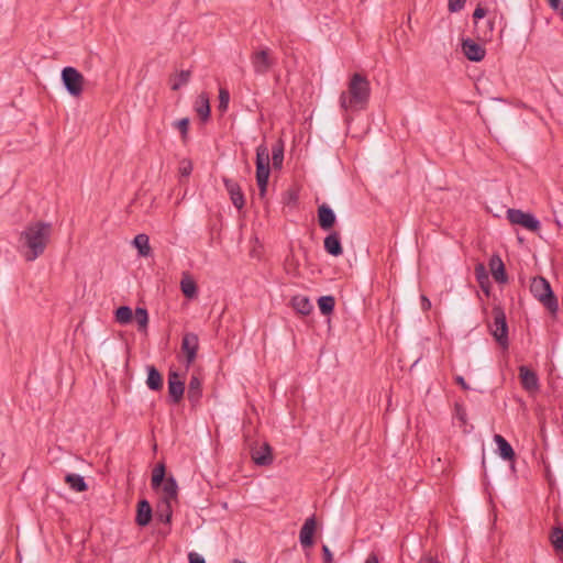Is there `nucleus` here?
Returning <instances> with one entry per match:
<instances>
[{
	"label": "nucleus",
	"instance_id": "423d86ee",
	"mask_svg": "<svg viewBox=\"0 0 563 563\" xmlns=\"http://www.w3.org/2000/svg\"><path fill=\"white\" fill-rule=\"evenodd\" d=\"M251 64L256 75H266L275 65L276 58L268 47H263L251 55Z\"/></svg>",
	"mask_w": 563,
	"mask_h": 563
},
{
	"label": "nucleus",
	"instance_id": "2f4dec72",
	"mask_svg": "<svg viewBox=\"0 0 563 563\" xmlns=\"http://www.w3.org/2000/svg\"><path fill=\"white\" fill-rule=\"evenodd\" d=\"M165 472H166V468H165L164 463H158L154 467L153 473H152V487L154 489L158 488L163 484V482L166 479Z\"/></svg>",
	"mask_w": 563,
	"mask_h": 563
},
{
	"label": "nucleus",
	"instance_id": "c85d7f7f",
	"mask_svg": "<svg viewBox=\"0 0 563 563\" xmlns=\"http://www.w3.org/2000/svg\"><path fill=\"white\" fill-rule=\"evenodd\" d=\"M550 542L556 552H563V528L553 527L550 533Z\"/></svg>",
	"mask_w": 563,
	"mask_h": 563
},
{
	"label": "nucleus",
	"instance_id": "2eb2a0df",
	"mask_svg": "<svg viewBox=\"0 0 563 563\" xmlns=\"http://www.w3.org/2000/svg\"><path fill=\"white\" fill-rule=\"evenodd\" d=\"M323 246L325 252L334 257L343 254L340 234L336 231H332L329 235L325 236Z\"/></svg>",
	"mask_w": 563,
	"mask_h": 563
},
{
	"label": "nucleus",
	"instance_id": "de8ad7c7",
	"mask_svg": "<svg viewBox=\"0 0 563 563\" xmlns=\"http://www.w3.org/2000/svg\"><path fill=\"white\" fill-rule=\"evenodd\" d=\"M454 379H455V383L457 385H460L464 390H468L470 389L468 384L465 382V379L462 376L457 375V376H455Z\"/></svg>",
	"mask_w": 563,
	"mask_h": 563
},
{
	"label": "nucleus",
	"instance_id": "13d9d810",
	"mask_svg": "<svg viewBox=\"0 0 563 563\" xmlns=\"http://www.w3.org/2000/svg\"><path fill=\"white\" fill-rule=\"evenodd\" d=\"M488 24H489V27H490V31H492V30H493V24H494V23H493L492 21H489V22H488Z\"/></svg>",
	"mask_w": 563,
	"mask_h": 563
},
{
	"label": "nucleus",
	"instance_id": "b1692460",
	"mask_svg": "<svg viewBox=\"0 0 563 563\" xmlns=\"http://www.w3.org/2000/svg\"><path fill=\"white\" fill-rule=\"evenodd\" d=\"M180 289L184 296L188 299H192L198 295V287L195 279L188 274L184 273L180 280Z\"/></svg>",
	"mask_w": 563,
	"mask_h": 563
},
{
	"label": "nucleus",
	"instance_id": "09e8293b",
	"mask_svg": "<svg viewBox=\"0 0 563 563\" xmlns=\"http://www.w3.org/2000/svg\"><path fill=\"white\" fill-rule=\"evenodd\" d=\"M419 563H438V559L432 555H424L420 559Z\"/></svg>",
	"mask_w": 563,
	"mask_h": 563
},
{
	"label": "nucleus",
	"instance_id": "393cba45",
	"mask_svg": "<svg viewBox=\"0 0 563 563\" xmlns=\"http://www.w3.org/2000/svg\"><path fill=\"white\" fill-rule=\"evenodd\" d=\"M164 499L163 501L176 500L178 496V484L173 476H168L163 484Z\"/></svg>",
	"mask_w": 563,
	"mask_h": 563
},
{
	"label": "nucleus",
	"instance_id": "f3484780",
	"mask_svg": "<svg viewBox=\"0 0 563 563\" xmlns=\"http://www.w3.org/2000/svg\"><path fill=\"white\" fill-rule=\"evenodd\" d=\"M153 511L151 504L146 499L137 503L135 522L140 527H146L152 520Z\"/></svg>",
	"mask_w": 563,
	"mask_h": 563
},
{
	"label": "nucleus",
	"instance_id": "f03ea898",
	"mask_svg": "<svg viewBox=\"0 0 563 563\" xmlns=\"http://www.w3.org/2000/svg\"><path fill=\"white\" fill-rule=\"evenodd\" d=\"M371 97V84L368 79L355 73L351 76L347 90L342 91L339 98L340 107L345 112H357L365 110Z\"/></svg>",
	"mask_w": 563,
	"mask_h": 563
},
{
	"label": "nucleus",
	"instance_id": "ea45409f",
	"mask_svg": "<svg viewBox=\"0 0 563 563\" xmlns=\"http://www.w3.org/2000/svg\"><path fill=\"white\" fill-rule=\"evenodd\" d=\"M230 101V93L227 89L219 90V110L227 111Z\"/></svg>",
	"mask_w": 563,
	"mask_h": 563
},
{
	"label": "nucleus",
	"instance_id": "cd10ccee",
	"mask_svg": "<svg viewBox=\"0 0 563 563\" xmlns=\"http://www.w3.org/2000/svg\"><path fill=\"white\" fill-rule=\"evenodd\" d=\"M134 246L137 249L139 254L147 256L151 253L150 239L146 234H137L133 240Z\"/></svg>",
	"mask_w": 563,
	"mask_h": 563
},
{
	"label": "nucleus",
	"instance_id": "bb28decb",
	"mask_svg": "<svg viewBox=\"0 0 563 563\" xmlns=\"http://www.w3.org/2000/svg\"><path fill=\"white\" fill-rule=\"evenodd\" d=\"M65 483L69 486L70 489H73L76 493H82L88 489V485L85 482V478L79 474H66Z\"/></svg>",
	"mask_w": 563,
	"mask_h": 563
},
{
	"label": "nucleus",
	"instance_id": "a19ab883",
	"mask_svg": "<svg viewBox=\"0 0 563 563\" xmlns=\"http://www.w3.org/2000/svg\"><path fill=\"white\" fill-rule=\"evenodd\" d=\"M454 416L455 418L462 423V424H466V421H467V413H466V409L463 405L456 402L455 406H454Z\"/></svg>",
	"mask_w": 563,
	"mask_h": 563
},
{
	"label": "nucleus",
	"instance_id": "9d476101",
	"mask_svg": "<svg viewBox=\"0 0 563 563\" xmlns=\"http://www.w3.org/2000/svg\"><path fill=\"white\" fill-rule=\"evenodd\" d=\"M317 529L316 515L307 518L299 532V541L302 548H311L314 543L313 536Z\"/></svg>",
	"mask_w": 563,
	"mask_h": 563
},
{
	"label": "nucleus",
	"instance_id": "8fccbe9b",
	"mask_svg": "<svg viewBox=\"0 0 563 563\" xmlns=\"http://www.w3.org/2000/svg\"><path fill=\"white\" fill-rule=\"evenodd\" d=\"M365 563H379L377 554L374 552H371L367 555Z\"/></svg>",
	"mask_w": 563,
	"mask_h": 563
},
{
	"label": "nucleus",
	"instance_id": "4468645a",
	"mask_svg": "<svg viewBox=\"0 0 563 563\" xmlns=\"http://www.w3.org/2000/svg\"><path fill=\"white\" fill-rule=\"evenodd\" d=\"M336 221L334 211L327 205L323 203L318 208V223L322 230H330L333 228Z\"/></svg>",
	"mask_w": 563,
	"mask_h": 563
},
{
	"label": "nucleus",
	"instance_id": "3c124183",
	"mask_svg": "<svg viewBox=\"0 0 563 563\" xmlns=\"http://www.w3.org/2000/svg\"><path fill=\"white\" fill-rule=\"evenodd\" d=\"M550 7L554 10L560 9V0H548Z\"/></svg>",
	"mask_w": 563,
	"mask_h": 563
},
{
	"label": "nucleus",
	"instance_id": "e433bc0d",
	"mask_svg": "<svg viewBox=\"0 0 563 563\" xmlns=\"http://www.w3.org/2000/svg\"><path fill=\"white\" fill-rule=\"evenodd\" d=\"M269 165V150L262 143L256 147V165Z\"/></svg>",
	"mask_w": 563,
	"mask_h": 563
},
{
	"label": "nucleus",
	"instance_id": "c756f323",
	"mask_svg": "<svg viewBox=\"0 0 563 563\" xmlns=\"http://www.w3.org/2000/svg\"><path fill=\"white\" fill-rule=\"evenodd\" d=\"M318 307L323 316H329L333 312L335 307V299L333 296H321L318 299Z\"/></svg>",
	"mask_w": 563,
	"mask_h": 563
},
{
	"label": "nucleus",
	"instance_id": "58836bf2",
	"mask_svg": "<svg viewBox=\"0 0 563 563\" xmlns=\"http://www.w3.org/2000/svg\"><path fill=\"white\" fill-rule=\"evenodd\" d=\"M475 276H476V279H477L479 286H483V283H489L488 274L483 264H477L475 266Z\"/></svg>",
	"mask_w": 563,
	"mask_h": 563
},
{
	"label": "nucleus",
	"instance_id": "9b49d317",
	"mask_svg": "<svg viewBox=\"0 0 563 563\" xmlns=\"http://www.w3.org/2000/svg\"><path fill=\"white\" fill-rule=\"evenodd\" d=\"M462 52L472 62H481L486 55L485 48L471 38L462 40Z\"/></svg>",
	"mask_w": 563,
	"mask_h": 563
},
{
	"label": "nucleus",
	"instance_id": "c9c22d12",
	"mask_svg": "<svg viewBox=\"0 0 563 563\" xmlns=\"http://www.w3.org/2000/svg\"><path fill=\"white\" fill-rule=\"evenodd\" d=\"M191 73L190 70H181L179 74L175 76L174 79H172V90L176 91L179 90L183 86L188 84L190 79Z\"/></svg>",
	"mask_w": 563,
	"mask_h": 563
},
{
	"label": "nucleus",
	"instance_id": "ddd939ff",
	"mask_svg": "<svg viewBox=\"0 0 563 563\" xmlns=\"http://www.w3.org/2000/svg\"><path fill=\"white\" fill-rule=\"evenodd\" d=\"M519 377L523 389L534 391L539 388V378L536 372L522 365L519 367Z\"/></svg>",
	"mask_w": 563,
	"mask_h": 563
},
{
	"label": "nucleus",
	"instance_id": "c03bdc74",
	"mask_svg": "<svg viewBox=\"0 0 563 563\" xmlns=\"http://www.w3.org/2000/svg\"><path fill=\"white\" fill-rule=\"evenodd\" d=\"M322 556H323V563H332L333 556L328 545H322Z\"/></svg>",
	"mask_w": 563,
	"mask_h": 563
},
{
	"label": "nucleus",
	"instance_id": "dca6fc26",
	"mask_svg": "<svg viewBox=\"0 0 563 563\" xmlns=\"http://www.w3.org/2000/svg\"><path fill=\"white\" fill-rule=\"evenodd\" d=\"M252 460L256 465L267 466L273 463L272 448L268 443H264L258 449L252 450Z\"/></svg>",
	"mask_w": 563,
	"mask_h": 563
},
{
	"label": "nucleus",
	"instance_id": "4c0bfd02",
	"mask_svg": "<svg viewBox=\"0 0 563 563\" xmlns=\"http://www.w3.org/2000/svg\"><path fill=\"white\" fill-rule=\"evenodd\" d=\"M189 123L190 122L188 118H183L173 123V125L180 132L183 141L187 140Z\"/></svg>",
	"mask_w": 563,
	"mask_h": 563
},
{
	"label": "nucleus",
	"instance_id": "a878e982",
	"mask_svg": "<svg viewBox=\"0 0 563 563\" xmlns=\"http://www.w3.org/2000/svg\"><path fill=\"white\" fill-rule=\"evenodd\" d=\"M195 110L202 121L210 118V102L206 93H200L195 102Z\"/></svg>",
	"mask_w": 563,
	"mask_h": 563
},
{
	"label": "nucleus",
	"instance_id": "6e6d98bb",
	"mask_svg": "<svg viewBox=\"0 0 563 563\" xmlns=\"http://www.w3.org/2000/svg\"><path fill=\"white\" fill-rule=\"evenodd\" d=\"M423 300L426 301L424 306H430V301L427 298H423Z\"/></svg>",
	"mask_w": 563,
	"mask_h": 563
},
{
	"label": "nucleus",
	"instance_id": "473e14b6",
	"mask_svg": "<svg viewBox=\"0 0 563 563\" xmlns=\"http://www.w3.org/2000/svg\"><path fill=\"white\" fill-rule=\"evenodd\" d=\"M272 161L274 168H280L284 161V144L282 141H277L272 148Z\"/></svg>",
	"mask_w": 563,
	"mask_h": 563
},
{
	"label": "nucleus",
	"instance_id": "72a5a7b5",
	"mask_svg": "<svg viewBox=\"0 0 563 563\" xmlns=\"http://www.w3.org/2000/svg\"><path fill=\"white\" fill-rule=\"evenodd\" d=\"M173 515L172 505L169 501H162L159 505V509L156 514V519L164 522V523H170Z\"/></svg>",
	"mask_w": 563,
	"mask_h": 563
},
{
	"label": "nucleus",
	"instance_id": "4d7b16f0",
	"mask_svg": "<svg viewBox=\"0 0 563 563\" xmlns=\"http://www.w3.org/2000/svg\"><path fill=\"white\" fill-rule=\"evenodd\" d=\"M232 563H245V562L240 561V560H233Z\"/></svg>",
	"mask_w": 563,
	"mask_h": 563
},
{
	"label": "nucleus",
	"instance_id": "a211bd4d",
	"mask_svg": "<svg viewBox=\"0 0 563 563\" xmlns=\"http://www.w3.org/2000/svg\"><path fill=\"white\" fill-rule=\"evenodd\" d=\"M202 396V383L198 376L192 375L190 377L188 389H187V398L192 407H195Z\"/></svg>",
	"mask_w": 563,
	"mask_h": 563
},
{
	"label": "nucleus",
	"instance_id": "f8f14e48",
	"mask_svg": "<svg viewBox=\"0 0 563 563\" xmlns=\"http://www.w3.org/2000/svg\"><path fill=\"white\" fill-rule=\"evenodd\" d=\"M223 184L228 194L230 195V199L233 206L241 210L245 205V199L240 185L230 178H223Z\"/></svg>",
	"mask_w": 563,
	"mask_h": 563
},
{
	"label": "nucleus",
	"instance_id": "864d4df0",
	"mask_svg": "<svg viewBox=\"0 0 563 563\" xmlns=\"http://www.w3.org/2000/svg\"><path fill=\"white\" fill-rule=\"evenodd\" d=\"M558 11H560V13H561V15L563 18V3L562 4L560 3V9Z\"/></svg>",
	"mask_w": 563,
	"mask_h": 563
},
{
	"label": "nucleus",
	"instance_id": "f257e3e1",
	"mask_svg": "<svg viewBox=\"0 0 563 563\" xmlns=\"http://www.w3.org/2000/svg\"><path fill=\"white\" fill-rule=\"evenodd\" d=\"M53 225L51 222L32 221L21 231L18 249L26 262H33L42 256L51 242Z\"/></svg>",
	"mask_w": 563,
	"mask_h": 563
},
{
	"label": "nucleus",
	"instance_id": "20e7f679",
	"mask_svg": "<svg viewBox=\"0 0 563 563\" xmlns=\"http://www.w3.org/2000/svg\"><path fill=\"white\" fill-rule=\"evenodd\" d=\"M492 313L494 322L489 325L490 333L503 349H507L509 339L505 311L501 307L496 306L493 308Z\"/></svg>",
	"mask_w": 563,
	"mask_h": 563
},
{
	"label": "nucleus",
	"instance_id": "7c9ffc66",
	"mask_svg": "<svg viewBox=\"0 0 563 563\" xmlns=\"http://www.w3.org/2000/svg\"><path fill=\"white\" fill-rule=\"evenodd\" d=\"M115 321L120 324H128L133 320L132 309L128 306H121L115 310Z\"/></svg>",
	"mask_w": 563,
	"mask_h": 563
},
{
	"label": "nucleus",
	"instance_id": "39448f33",
	"mask_svg": "<svg viewBox=\"0 0 563 563\" xmlns=\"http://www.w3.org/2000/svg\"><path fill=\"white\" fill-rule=\"evenodd\" d=\"M62 81L67 92L73 97H79L84 90L85 78L80 71L71 66L62 70Z\"/></svg>",
	"mask_w": 563,
	"mask_h": 563
},
{
	"label": "nucleus",
	"instance_id": "5fc2aeb1",
	"mask_svg": "<svg viewBox=\"0 0 563 563\" xmlns=\"http://www.w3.org/2000/svg\"><path fill=\"white\" fill-rule=\"evenodd\" d=\"M423 300L426 301L424 306H430V301L427 298H423Z\"/></svg>",
	"mask_w": 563,
	"mask_h": 563
},
{
	"label": "nucleus",
	"instance_id": "a18cd8bd",
	"mask_svg": "<svg viewBox=\"0 0 563 563\" xmlns=\"http://www.w3.org/2000/svg\"><path fill=\"white\" fill-rule=\"evenodd\" d=\"M188 560L189 563H206L205 559L196 552H190L188 554Z\"/></svg>",
	"mask_w": 563,
	"mask_h": 563
},
{
	"label": "nucleus",
	"instance_id": "37998d69",
	"mask_svg": "<svg viewBox=\"0 0 563 563\" xmlns=\"http://www.w3.org/2000/svg\"><path fill=\"white\" fill-rule=\"evenodd\" d=\"M466 3V0H449L448 9L450 12H459L461 11Z\"/></svg>",
	"mask_w": 563,
	"mask_h": 563
},
{
	"label": "nucleus",
	"instance_id": "6ab92c4d",
	"mask_svg": "<svg viewBox=\"0 0 563 563\" xmlns=\"http://www.w3.org/2000/svg\"><path fill=\"white\" fill-rule=\"evenodd\" d=\"M494 441L497 444L498 454L504 461L511 462L515 460L516 453L510 443L503 435L495 434Z\"/></svg>",
	"mask_w": 563,
	"mask_h": 563
},
{
	"label": "nucleus",
	"instance_id": "5701e85b",
	"mask_svg": "<svg viewBox=\"0 0 563 563\" xmlns=\"http://www.w3.org/2000/svg\"><path fill=\"white\" fill-rule=\"evenodd\" d=\"M291 307L300 314L308 316L313 310L310 299L303 295H297L291 298Z\"/></svg>",
	"mask_w": 563,
	"mask_h": 563
},
{
	"label": "nucleus",
	"instance_id": "412c9836",
	"mask_svg": "<svg viewBox=\"0 0 563 563\" xmlns=\"http://www.w3.org/2000/svg\"><path fill=\"white\" fill-rule=\"evenodd\" d=\"M147 378L146 386L153 391H159L163 389L164 380L163 375L154 365H147Z\"/></svg>",
	"mask_w": 563,
	"mask_h": 563
},
{
	"label": "nucleus",
	"instance_id": "1a4fd4ad",
	"mask_svg": "<svg viewBox=\"0 0 563 563\" xmlns=\"http://www.w3.org/2000/svg\"><path fill=\"white\" fill-rule=\"evenodd\" d=\"M185 383L180 379L177 372L170 371L168 374V395L173 404H178L184 397Z\"/></svg>",
	"mask_w": 563,
	"mask_h": 563
},
{
	"label": "nucleus",
	"instance_id": "49530a36",
	"mask_svg": "<svg viewBox=\"0 0 563 563\" xmlns=\"http://www.w3.org/2000/svg\"><path fill=\"white\" fill-rule=\"evenodd\" d=\"M486 15V9L482 8L481 5H478L475 10H474V13H473V18L475 20V22L478 20V19H482Z\"/></svg>",
	"mask_w": 563,
	"mask_h": 563
},
{
	"label": "nucleus",
	"instance_id": "4be33fe9",
	"mask_svg": "<svg viewBox=\"0 0 563 563\" xmlns=\"http://www.w3.org/2000/svg\"><path fill=\"white\" fill-rule=\"evenodd\" d=\"M269 173V165H256V183L261 198H264L266 195Z\"/></svg>",
	"mask_w": 563,
	"mask_h": 563
},
{
	"label": "nucleus",
	"instance_id": "aec40b11",
	"mask_svg": "<svg viewBox=\"0 0 563 563\" xmlns=\"http://www.w3.org/2000/svg\"><path fill=\"white\" fill-rule=\"evenodd\" d=\"M489 268L492 272L493 277L497 283H506L507 282V274L505 269V265L500 258L499 255H493L489 260Z\"/></svg>",
	"mask_w": 563,
	"mask_h": 563
},
{
	"label": "nucleus",
	"instance_id": "7ed1b4c3",
	"mask_svg": "<svg viewBox=\"0 0 563 563\" xmlns=\"http://www.w3.org/2000/svg\"><path fill=\"white\" fill-rule=\"evenodd\" d=\"M530 291L549 311L553 313L558 311V299L548 279L542 276L533 277L530 284Z\"/></svg>",
	"mask_w": 563,
	"mask_h": 563
},
{
	"label": "nucleus",
	"instance_id": "f704fd0d",
	"mask_svg": "<svg viewBox=\"0 0 563 563\" xmlns=\"http://www.w3.org/2000/svg\"><path fill=\"white\" fill-rule=\"evenodd\" d=\"M134 318L139 325V331L145 332L148 324V313L145 308L137 307L134 312Z\"/></svg>",
	"mask_w": 563,
	"mask_h": 563
},
{
	"label": "nucleus",
	"instance_id": "603ef678",
	"mask_svg": "<svg viewBox=\"0 0 563 563\" xmlns=\"http://www.w3.org/2000/svg\"><path fill=\"white\" fill-rule=\"evenodd\" d=\"M488 284L489 283H483V286H481L486 294H488Z\"/></svg>",
	"mask_w": 563,
	"mask_h": 563
},
{
	"label": "nucleus",
	"instance_id": "79ce46f5",
	"mask_svg": "<svg viewBox=\"0 0 563 563\" xmlns=\"http://www.w3.org/2000/svg\"><path fill=\"white\" fill-rule=\"evenodd\" d=\"M192 172V163L189 159H183L179 165V174L181 177H188Z\"/></svg>",
	"mask_w": 563,
	"mask_h": 563
},
{
	"label": "nucleus",
	"instance_id": "6e6552de",
	"mask_svg": "<svg viewBox=\"0 0 563 563\" xmlns=\"http://www.w3.org/2000/svg\"><path fill=\"white\" fill-rule=\"evenodd\" d=\"M198 349V335L192 332L185 333L181 340V351L186 354L187 366L196 360Z\"/></svg>",
	"mask_w": 563,
	"mask_h": 563
},
{
	"label": "nucleus",
	"instance_id": "0eeeda50",
	"mask_svg": "<svg viewBox=\"0 0 563 563\" xmlns=\"http://www.w3.org/2000/svg\"><path fill=\"white\" fill-rule=\"evenodd\" d=\"M507 219L511 224H518L522 228L537 232L540 229V221L529 212H525L520 209H508L507 210Z\"/></svg>",
	"mask_w": 563,
	"mask_h": 563
}]
</instances>
